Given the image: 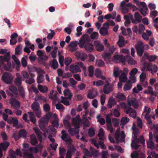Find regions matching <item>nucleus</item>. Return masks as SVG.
Wrapping results in <instances>:
<instances>
[{
    "label": "nucleus",
    "instance_id": "7c9ffc66",
    "mask_svg": "<svg viewBox=\"0 0 158 158\" xmlns=\"http://www.w3.org/2000/svg\"><path fill=\"white\" fill-rule=\"evenodd\" d=\"M48 138L52 143V144H50V145L51 148L52 150H53V151H55L57 146V144L56 143H54L55 141V139L54 138H52V136L51 135H49L48 136Z\"/></svg>",
    "mask_w": 158,
    "mask_h": 158
},
{
    "label": "nucleus",
    "instance_id": "c756f323",
    "mask_svg": "<svg viewBox=\"0 0 158 158\" xmlns=\"http://www.w3.org/2000/svg\"><path fill=\"white\" fill-rule=\"evenodd\" d=\"M81 147L84 150V152L85 154V155L87 156H91V155H93L94 156H96L98 154V152L96 151H94L92 153V154H90L88 151L85 148V146L84 145H81Z\"/></svg>",
    "mask_w": 158,
    "mask_h": 158
},
{
    "label": "nucleus",
    "instance_id": "6e6552de",
    "mask_svg": "<svg viewBox=\"0 0 158 158\" xmlns=\"http://www.w3.org/2000/svg\"><path fill=\"white\" fill-rule=\"evenodd\" d=\"M23 148L22 151L24 156V158H34L31 154H29L30 148H29L28 144L26 143H24L23 145Z\"/></svg>",
    "mask_w": 158,
    "mask_h": 158
},
{
    "label": "nucleus",
    "instance_id": "e2e57ef3",
    "mask_svg": "<svg viewBox=\"0 0 158 158\" xmlns=\"http://www.w3.org/2000/svg\"><path fill=\"white\" fill-rule=\"evenodd\" d=\"M28 70L30 72V74L31 76V77L33 78V77H34L35 76V75L33 73H31V72L33 71H36V70L37 69H35L34 67H28Z\"/></svg>",
    "mask_w": 158,
    "mask_h": 158
},
{
    "label": "nucleus",
    "instance_id": "cd10ccee",
    "mask_svg": "<svg viewBox=\"0 0 158 158\" xmlns=\"http://www.w3.org/2000/svg\"><path fill=\"white\" fill-rule=\"evenodd\" d=\"M98 93L97 90L94 89H91L89 91L88 97L92 99L97 96Z\"/></svg>",
    "mask_w": 158,
    "mask_h": 158
},
{
    "label": "nucleus",
    "instance_id": "a211bd4d",
    "mask_svg": "<svg viewBox=\"0 0 158 158\" xmlns=\"http://www.w3.org/2000/svg\"><path fill=\"white\" fill-rule=\"evenodd\" d=\"M75 55L77 58L82 61H84L87 57V55L83 52H77L75 53Z\"/></svg>",
    "mask_w": 158,
    "mask_h": 158
},
{
    "label": "nucleus",
    "instance_id": "49530a36",
    "mask_svg": "<svg viewBox=\"0 0 158 158\" xmlns=\"http://www.w3.org/2000/svg\"><path fill=\"white\" fill-rule=\"evenodd\" d=\"M64 95L67 98L70 99L72 96V94L70 90L68 89H66L64 91Z\"/></svg>",
    "mask_w": 158,
    "mask_h": 158
},
{
    "label": "nucleus",
    "instance_id": "8fccbe9b",
    "mask_svg": "<svg viewBox=\"0 0 158 158\" xmlns=\"http://www.w3.org/2000/svg\"><path fill=\"white\" fill-rule=\"evenodd\" d=\"M31 107L33 110L35 111L40 109L39 104L37 102L33 103L31 105Z\"/></svg>",
    "mask_w": 158,
    "mask_h": 158
},
{
    "label": "nucleus",
    "instance_id": "5701e85b",
    "mask_svg": "<svg viewBox=\"0 0 158 158\" xmlns=\"http://www.w3.org/2000/svg\"><path fill=\"white\" fill-rule=\"evenodd\" d=\"M10 103L11 106L14 108H18L19 107L20 104L19 101L15 99H11L10 100Z\"/></svg>",
    "mask_w": 158,
    "mask_h": 158
},
{
    "label": "nucleus",
    "instance_id": "4c0bfd02",
    "mask_svg": "<svg viewBox=\"0 0 158 158\" xmlns=\"http://www.w3.org/2000/svg\"><path fill=\"white\" fill-rule=\"evenodd\" d=\"M101 71L99 69H96L95 70V75L96 77L101 78L102 79H105V77L102 76Z\"/></svg>",
    "mask_w": 158,
    "mask_h": 158
},
{
    "label": "nucleus",
    "instance_id": "412c9836",
    "mask_svg": "<svg viewBox=\"0 0 158 158\" xmlns=\"http://www.w3.org/2000/svg\"><path fill=\"white\" fill-rule=\"evenodd\" d=\"M62 136L61 138L63 140L68 143H70L72 142L71 139L69 135L66 134V131H62Z\"/></svg>",
    "mask_w": 158,
    "mask_h": 158
},
{
    "label": "nucleus",
    "instance_id": "b1692460",
    "mask_svg": "<svg viewBox=\"0 0 158 158\" xmlns=\"http://www.w3.org/2000/svg\"><path fill=\"white\" fill-rule=\"evenodd\" d=\"M131 158H145L144 154L139 152H134L131 154Z\"/></svg>",
    "mask_w": 158,
    "mask_h": 158
},
{
    "label": "nucleus",
    "instance_id": "20e7f679",
    "mask_svg": "<svg viewBox=\"0 0 158 158\" xmlns=\"http://www.w3.org/2000/svg\"><path fill=\"white\" fill-rule=\"evenodd\" d=\"M10 59V56L9 53H7L5 56H0V61L2 65L4 64L5 62H6L7 63L6 65H4V69L6 70L9 71L11 70V63L9 61Z\"/></svg>",
    "mask_w": 158,
    "mask_h": 158
},
{
    "label": "nucleus",
    "instance_id": "4be33fe9",
    "mask_svg": "<svg viewBox=\"0 0 158 158\" xmlns=\"http://www.w3.org/2000/svg\"><path fill=\"white\" fill-rule=\"evenodd\" d=\"M151 109L149 107L145 106L144 109L143 114L144 115L145 118L149 122L150 121V117L148 115L151 112Z\"/></svg>",
    "mask_w": 158,
    "mask_h": 158
},
{
    "label": "nucleus",
    "instance_id": "f3484780",
    "mask_svg": "<svg viewBox=\"0 0 158 158\" xmlns=\"http://www.w3.org/2000/svg\"><path fill=\"white\" fill-rule=\"evenodd\" d=\"M97 139H92L91 140V142L92 144H94L98 148H99V145L101 146V147L102 149H105L106 147L103 143L100 141H98V143H97Z\"/></svg>",
    "mask_w": 158,
    "mask_h": 158
},
{
    "label": "nucleus",
    "instance_id": "7ed1b4c3",
    "mask_svg": "<svg viewBox=\"0 0 158 158\" xmlns=\"http://www.w3.org/2000/svg\"><path fill=\"white\" fill-rule=\"evenodd\" d=\"M72 124L74 128H70L69 130V132L72 135H77L76 137L79 138L78 135L79 130V128L80 123L81 122V120L80 118L79 115H77V116L74 118H73L72 119Z\"/></svg>",
    "mask_w": 158,
    "mask_h": 158
},
{
    "label": "nucleus",
    "instance_id": "f257e3e1",
    "mask_svg": "<svg viewBox=\"0 0 158 158\" xmlns=\"http://www.w3.org/2000/svg\"><path fill=\"white\" fill-rule=\"evenodd\" d=\"M53 118L55 119V121L52 122V124L55 127H57L59 126L58 122L59 119L57 118V115L56 114H52L51 113H49L44 115L43 117L40 120L39 124V126L41 129L44 131L43 135L44 138H45L47 135L48 134V132L47 131L44 130V125L47 123L49 119L52 118Z\"/></svg>",
    "mask_w": 158,
    "mask_h": 158
},
{
    "label": "nucleus",
    "instance_id": "79ce46f5",
    "mask_svg": "<svg viewBox=\"0 0 158 158\" xmlns=\"http://www.w3.org/2000/svg\"><path fill=\"white\" fill-rule=\"evenodd\" d=\"M38 88L39 90L43 93H46L48 91V88L46 86H43L41 85H38Z\"/></svg>",
    "mask_w": 158,
    "mask_h": 158
},
{
    "label": "nucleus",
    "instance_id": "603ef678",
    "mask_svg": "<svg viewBox=\"0 0 158 158\" xmlns=\"http://www.w3.org/2000/svg\"><path fill=\"white\" fill-rule=\"evenodd\" d=\"M34 130L36 134L38 135L39 139L41 143L42 141V137L41 136V132L39 131L38 128L37 127H35L34 128Z\"/></svg>",
    "mask_w": 158,
    "mask_h": 158
},
{
    "label": "nucleus",
    "instance_id": "473e14b6",
    "mask_svg": "<svg viewBox=\"0 0 158 158\" xmlns=\"http://www.w3.org/2000/svg\"><path fill=\"white\" fill-rule=\"evenodd\" d=\"M94 45L98 51H101L104 50V46L98 41H96L94 42Z\"/></svg>",
    "mask_w": 158,
    "mask_h": 158
},
{
    "label": "nucleus",
    "instance_id": "39448f33",
    "mask_svg": "<svg viewBox=\"0 0 158 158\" xmlns=\"http://www.w3.org/2000/svg\"><path fill=\"white\" fill-rule=\"evenodd\" d=\"M80 67L83 69L85 70L86 68L84 65V64L81 62H79L75 64H72L69 66V70L73 73H77L80 72L81 71Z\"/></svg>",
    "mask_w": 158,
    "mask_h": 158
},
{
    "label": "nucleus",
    "instance_id": "aec40b11",
    "mask_svg": "<svg viewBox=\"0 0 158 158\" xmlns=\"http://www.w3.org/2000/svg\"><path fill=\"white\" fill-rule=\"evenodd\" d=\"M9 143L8 142H5L4 143H1L0 144V158H1L2 155V152L5 151L6 150L7 147L9 146Z\"/></svg>",
    "mask_w": 158,
    "mask_h": 158
},
{
    "label": "nucleus",
    "instance_id": "a878e982",
    "mask_svg": "<svg viewBox=\"0 0 158 158\" xmlns=\"http://www.w3.org/2000/svg\"><path fill=\"white\" fill-rule=\"evenodd\" d=\"M7 122L10 124H13L14 127L17 126L18 124L19 121L15 117H10L7 120Z\"/></svg>",
    "mask_w": 158,
    "mask_h": 158
},
{
    "label": "nucleus",
    "instance_id": "680f3d73",
    "mask_svg": "<svg viewBox=\"0 0 158 158\" xmlns=\"http://www.w3.org/2000/svg\"><path fill=\"white\" fill-rule=\"evenodd\" d=\"M82 30V27L81 26H79L77 28V32L76 34V36L78 37L80 36L82 34V32H81Z\"/></svg>",
    "mask_w": 158,
    "mask_h": 158
},
{
    "label": "nucleus",
    "instance_id": "dca6fc26",
    "mask_svg": "<svg viewBox=\"0 0 158 158\" xmlns=\"http://www.w3.org/2000/svg\"><path fill=\"white\" fill-rule=\"evenodd\" d=\"M115 50V48L114 47L112 46L111 47L110 49V53H105L103 55V57L105 59V60H106L107 63L108 64L110 62V60L108 58L113 53L114 51Z\"/></svg>",
    "mask_w": 158,
    "mask_h": 158
},
{
    "label": "nucleus",
    "instance_id": "c85d7f7f",
    "mask_svg": "<svg viewBox=\"0 0 158 158\" xmlns=\"http://www.w3.org/2000/svg\"><path fill=\"white\" fill-rule=\"evenodd\" d=\"M42 147V145L40 144L36 147L31 148H30L29 152H31L33 153H36L39 151H40L41 152Z\"/></svg>",
    "mask_w": 158,
    "mask_h": 158
},
{
    "label": "nucleus",
    "instance_id": "37998d69",
    "mask_svg": "<svg viewBox=\"0 0 158 158\" xmlns=\"http://www.w3.org/2000/svg\"><path fill=\"white\" fill-rule=\"evenodd\" d=\"M108 148L109 150L111 151L116 150L120 152H123V151L122 149L121 148L118 146H109Z\"/></svg>",
    "mask_w": 158,
    "mask_h": 158
},
{
    "label": "nucleus",
    "instance_id": "0eeeda50",
    "mask_svg": "<svg viewBox=\"0 0 158 158\" xmlns=\"http://www.w3.org/2000/svg\"><path fill=\"white\" fill-rule=\"evenodd\" d=\"M110 81L109 78L105 81V84L103 87V91L104 93L106 94H109L113 90V85L110 84L109 83V81Z\"/></svg>",
    "mask_w": 158,
    "mask_h": 158
},
{
    "label": "nucleus",
    "instance_id": "58836bf2",
    "mask_svg": "<svg viewBox=\"0 0 158 158\" xmlns=\"http://www.w3.org/2000/svg\"><path fill=\"white\" fill-rule=\"evenodd\" d=\"M118 78L120 81L126 82L127 80V74L124 73H122L119 76Z\"/></svg>",
    "mask_w": 158,
    "mask_h": 158
},
{
    "label": "nucleus",
    "instance_id": "f03ea898",
    "mask_svg": "<svg viewBox=\"0 0 158 158\" xmlns=\"http://www.w3.org/2000/svg\"><path fill=\"white\" fill-rule=\"evenodd\" d=\"M78 44L81 48L84 47L86 50L89 52L94 50L93 45L90 43V39L86 35H84L81 37Z\"/></svg>",
    "mask_w": 158,
    "mask_h": 158
},
{
    "label": "nucleus",
    "instance_id": "4d7b16f0",
    "mask_svg": "<svg viewBox=\"0 0 158 158\" xmlns=\"http://www.w3.org/2000/svg\"><path fill=\"white\" fill-rule=\"evenodd\" d=\"M96 64L99 67H102L104 66L105 63L102 60L98 59L96 60Z\"/></svg>",
    "mask_w": 158,
    "mask_h": 158
},
{
    "label": "nucleus",
    "instance_id": "a19ab883",
    "mask_svg": "<svg viewBox=\"0 0 158 158\" xmlns=\"http://www.w3.org/2000/svg\"><path fill=\"white\" fill-rule=\"evenodd\" d=\"M115 97L119 101L124 100L126 99L125 95L120 93H118L115 96Z\"/></svg>",
    "mask_w": 158,
    "mask_h": 158
},
{
    "label": "nucleus",
    "instance_id": "2f4dec72",
    "mask_svg": "<svg viewBox=\"0 0 158 158\" xmlns=\"http://www.w3.org/2000/svg\"><path fill=\"white\" fill-rule=\"evenodd\" d=\"M143 58L147 59L149 61L153 62L156 59L157 56L155 55L149 56L148 53H145L144 54Z\"/></svg>",
    "mask_w": 158,
    "mask_h": 158
},
{
    "label": "nucleus",
    "instance_id": "de8ad7c7",
    "mask_svg": "<svg viewBox=\"0 0 158 158\" xmlns=\"http://www.w3.org/2000/svg\"><path fill=\"white\" fill-rule=\"evenodd\" d=\"M143 90L142 86L140 85H137L136 87H134L133 89V91L135 93H138L139 91Z\"/></svg>",
    "mask_w": 158,
    "mask_h": 158
},
{
    "label": "nucleus",
    "instance_id": "338daca9",
    "mask_svg": "<svg viewBox=\"0 0 158 158\" xmlns=\"http://www.w3.org/2000/svg\"><path fill=\"white\" fill-rule=\"evenodd\" d=\"M29 118L34 123H35V119L34 117V116L32 112H28Z\"/></svg>",
    "mask_w": 158,
    "mask_h": 158
},
{
    "label": "nucleus",
    "instance_id": "393cba45",
    "mask_svg": "<svg viewBox=\"0 0 158 158\" xmlns=\"http://www.w3.org/2000/svg\"><path fill=\"white\" fill-rule=\"evenodd\" d=\"M78 42L77 41H72L70 43L69 45V50L73 52L76 50L77 49V46Z\"/></svg>",
    "mask_w": 158,
    "mask_h": 158
},
{
    "label": "nucleus",
    "instance_id": "774afa93",
    "mask_svg": "<svg viewBox=\"0 0 158 158\" xmlns=\"http://www.w3.org/2000/svg\"><path fill=\"white\" fill-rule=\"evenodd\" d=\"M98 34L96 32L92 33L90 35V37L92 39H97L98 37Z\"/></svg>",
    "mask_w": 158,
    "mask_h": 158
},
{
    "label": "nucleus",
    "instance_id": "423d86ee",
    "mask_svg": "<svg viewBox=\"0 0 158 158\" xmlns=\"http://www.w3.org/2000/svg\"><path fill=\"white\" fill-rule=\"evenodd\" d=\"M135 125L134 123L133 124V126L132 127V129H133V137L134 138V139L133 140L132 143L131 144V146L132 148H137L138 146L137 145V143H136V139L137 137V135L139 133V130L137 129L135 127Z\"/></svg>",
    "mask_w": 158,
    "mask_h": 158
},
{
    "label": "nucleus",
    "instance_id": "a18cd8bd",
    "mask_svg": "<svg viewBox=\"0 0 158 158\" xmlns=\"http://www.w3.org/2000/svg\"><path fill=\"white\" fill-rule=\"evenodd\" d=\"M120 107L124 109V111L127 114H128L129 113V109L130 107H127L126 104L124 102H122L120 103Z\"/></svg>",
    "mask_w": 158,
    "mask_h": 158
},
{
    "label": "nucleus",
    "instance_id": "ddd939ff",
    "mask_svg": "<svg viewBox=\"0 0 158 158\" xmlns=\"http://www.w3.org/2000/svg\"><path fill=\"white\" fill-rule=\"evenodd\" d=\"M36 71L38 74L37 82L38 83H41L43 82L44 80L42 75L44 73V72L40 68H37Z\"/></svg>",
    "mask_w": 158,
    "mask_h": 158
},
{
    "label": "nucleus",
    "instance_id": "72a5a7b5",
    "mask_svg": "<svg viewBox=\"0 0 158 158\" xmlns=\"http://www.w3.org/2000/svg\"><path fill=\"white\" fill-rule=\"evenodd\" d=\"M123 73V71L120 68L118 67H115L114 69L113 76L115 77H117L119 76V74Z\"/></svg>",
    "mask_w": 158,
    "mask_h": 158
},
{
    "label": "nucleus",
    "instance_id": "3c124183",
    "mask_svg": "<svg viewBox=\"0 0 158 158\" xmlns=\"http://www.w3.org/2000/svg\"><path fill=\"white\" fill-rule=\"evenodd\" d=\"M129 119L126 117L123 118L121 120V125L122 126V127L123 128L124 126L129 121Z\"/></svg>",
    "mask_w": 158,
    "mask_h": 158
},
{
    "label": "nucleus",
    "instance_id": "13d9d810",
    "mask_svg": "<svg viewBox=\"0 0 158 158\" xmlns=\"http://www.w3.org/2000/svg\"><path fill=\"white\" fill-rule=\"evenodd\" d=\"M97 122H99L101 125H103L105 123V120L104 119L102 118L100 114L97 115Z\"/></svg>",
    "mask_w": 158,
    "mask_h": 158
},
{
    "label": "nucleus",
    "instance_id": "9b49d317",
    "mask_svg": "<svg viewBox=\"0 0 158 158\" xmlns=\"http://www.w3.org/2000/svg\"><path fill=\"white\" fill-rule=\"evenodd\" d=\"M112 115V113H110L106 116V122L107 124V129L110 131L111 133H112L114 131V130L112 128L111 122L110 117Z\"/></svg>",
    "mask_w": 158,
    "mask_h": 158
},
{
    "label": "nucleus",
    "instance_id": "6e6d98bb",
    "mask_svg": "<svg viewBox=\"0 0 158 158\" xmlns=\"http://www.w3.org/2000/svg\"><path fill=\"white\" fill-rule=\"evenodd\" d=\"M93 85H96L98 87H99L103 85V82L101 80L94 81L93 82Z\"/></svg>",
    "mask_w": 158,
    "mask_h": 158
},
{
    "label": "nucleus",
    "instance_id": "e433bc0d",
    "mask_svg": "<svg viewBox=\"0 0 158 158\" xmlns=\"http://www.w3.org/2000/svg\"><path fill=\"white\" fill-rule=\"evenodd\" d=\"M132 83H131L130 80H128L124 85L123 87L124 90L127 91L130 89L132 87Z\"/></svg>",
    "mask_w": 158,
    "mask_h": 158
},
{
    "label": "nucleus",
    "instance_id": "864d4df0",
    "mask_svg": "<svg viewBox=\"0 0 158 158\" xmlns=\"http://www.w3.org/2000/svg\"><path fill=\"white\" fill-rule=\"evenodd\" d=\"M31 143L33 145H36L38 143L37 139L35 135H32L31 137Z\"/></svg>",
    "mask_w": 158,
    "mask_h": 158
},
{
    "label": "nucleus",
    "instance_id": "1a4fd4ad",
    "mask_svg": "<svg viewBox=\"0 0 158 158\" xmlns=\"http://www.w3.org/2000/svg\"><path fill=\"white\" fill-rule=\"evenodd\" d=\"M13 77L10 74L6 72L4 73L2 76L3 81L6 83L10 84L12 82Z\"/></svg>",
    "mask_w": 158,
    "mask_h": 158
},
{
    "label": "nucleus",
    "instance_id": "f704fd0d",
    "mask_svg": "<svg viewBox=\"0 0 158 158\" xmlns=\"http://www.w3.org/2000/svg\"><path fill=\"white\" fill-rule=\"evenodd\" d=\"M104 134V131L102 128H101L98 131V135L99 139L101 141H104L105 139Z\"/></svg>",
    "mask_w": 158,
    "mask_h": 158
},
{
    "label": "nucleus",
    "instance_id": "c03bdc74",
    "mask_svg": "<svg viewBox=\"0 0 158 158\" xmlns=\"http://www.w3.org/2000/svg\"><path fill=\"white\" fill-rule=\"evenodd\" d=\"M119 40L117 42L118 44L119 47H122L123 46L125 43H127V41L125 42L124 40L123 37L122 36H119Z\"/></svg>",
    "mask_w": 158,
    "mask_h": 158
},
{
    "label": "nucleus",
    "instance_id": "0e129e2a",
    "mask_svg": "<svg viewBox=\"0 0 158 158\" xmlns=\"http://www.w3.org/2000/svg\"><path fill=\"white\" fill-rule=\"evenodd\" d=\"M69 81L70 84V86L72 87H74L77 83V81L73 78H70Z\"/></svg>",
    "mask_w": 158,
    "mask_h": 158
},
{
    "label": "nucleus",
    "instance_id": "4468645a",
    "mask_svg": "<svg viewBox=\"0 0 158 158\" xmlns=\"http://www.w3.org/2000/svg\"><path fill=\"white\" fill-rule=\"evenodd\" d=\"M143 93L156 96L158 92L156 91H153V88L151 86H148L147 89L143 91Z\"/></svg>",
    "mask_w": 158,
    "mask_h": 158
},
{
    "label": "nucleus",
    "instance_id": "f8f14e48",
    "mask_svg": "<svg viewBox=\"0 0 158 158\" xmlns=\"http://www.w3.org/2000/svg\"><path fill=\"white\" fill-rule=\"evenodd\" d=\"M146 67L147 69V70L150 71L152 74H154L158 70L157 66L156 65L152 64L151 63L148 64L146 66Z\"/></svg>",
    "mask_w": 158,
    "mask_h": 158
},
{
    "label": "nucleus",
    "instance_id": "5fc2aeb1",
    "mask_svg": "<svg viewBox=\"0 0 158 158\" xmlns=\"http://www.w3.org/2000/svg\"><path fill=\"white\" fill-rule=\"evenodd\" d=\"M99 33L103 36L107 35H108V32L107 30L104 28H101L100 29Z\"/></svg>",
    "mask_w": 158,
    "mask_h": 158
},
{
    "label": "nucleus",
    "instance_id": "69168bd1",
    "mask_svg": "<svg viewBox=\"0 0 158 158\" xmlns=\"http://www.w3.org/2000/svg\"><path fill=\"white\" fill-rule=\"evenodd\" d=\"M130 116L133 118H135L136 115V111L132 110L131 108L129 109V113Z\"/></svg>",
    "mask_w": 158,
    "mask_h": 158
},
{
    "label": "nucleus",
    "instance_id": "ea45409f",
    "mask_svg": "<svg viewBox=\"0 0 158 158\" xmlns=\"http://www.w3.org/2000/svg\"><path fill=\"white\" fill-rule=\"evenodd\" d=\"M115 99L111 97L109 99L107 105L109 108H111L115 104Z\"/></svg>",
    "mask_w": 158,
    "mask_h": 158
},
{
    "label": "nucleus",
    "instance_id": "bb28decb",
    "mask_svg": "<svg viewBox=\"0 0 158 158\" xmlns=\"http://www.w3.org/2000/svg\"><path fill=\"white\" fill-rule=\"evenodd\" d=\"M10 155L11 158H16L17 155H19L21 156L22 153L20 152V149L18 148L16 150V152H15L13 151H11Z\"/></svg>",
    "mask_w": 158,
    "mask_h": 158
},
{
    "label": "nucleus",
    "instance_id": "6ab92c4d",
    "mask_svg": "<svg viewBox=\"0 0 158 158\" xmlns=\"http://www.w3.org/2000/svg\"><path fill=\"white\" fill-rule=\"evenodd\" d=\"M128 105L129 106H132L135 109H137L139 105L136 99L134 98L130 100H128Z\"/></svg>",
    "mask_w": 158,
    "mask_h": 158
},
{
    "label": "nucleus",
    "instance_id": "052dcab7",
    "mask_svg": "<svg viewBox=\"0 0 158 158\" xmlns=\"http://www.w3.org/2000/svg\"><path fill=\"white\" fill-rule=\"evenodd\" d=\"M61 97L62 98L61 102L62 103L66 106H68L69 105V101L68 100V99H69V98H64L63 97Z\"/></svg>",
    "mask_w": 158,
    "mask_h": 158
},
{
    "label": "nucleus",
    "instance_id": "9d476101",
    "mask_svg": "<svg viewBox=\"0 0 158 158\" xmlns=\"http://www.w3.org/2000/svg\"><path fill=\"white\" fill-rule=\"evenodd\" d=\"M127 56H123L122 55L115 54L113 57L112 60L115 62H124L126 61V57Z\"/></svg>",
    "mask_w": 158,
    "mask_h": 158
},
{
    "label": "nucleus",
    "instance_id": "bf43d9fd",
    "mask_svg": "<svg viewBox=\"0 0 158 158\" xmlns=\"http://www.w3.org/2000/svg\"><path fill=\"white\" fill-rule=\"evenodd\" d=\"M134 16L136 21L138 23L141 22L142 20V17L138 12L135 13Z\"/></svg>",
    "mask_w": 158,
    "mask_h": 158
},
{
    "label": "nucleus",
    "instance_id": "09e8293b",
    "mask_svg": "<svg viewBox=\"0 0 158 158\" xmlns=\"http://www.w3.org/2000/svg\"><path fill=\"white\" fill-rule=\"evenodd\" d=\"M50 64L51 67L54 69H56L58 66V63L55 59H54L52 61H51L50 62Z\"/></svg>",
    "mask_w": 158,
    "mask_h": 158
},
{
    "label": "nucleus",
    "instance_id": "c9c22d12",
    "mask_svg": "<svg viewBox=\"0 0 158 158\" xmlns=\"http://www.w3.org/2000/svg\"><path fill=\"white\" fill-rule=\"evenodd\" d=\"M76 149L73 146H72L71 147L69 148L66 154V158H71L72 154L74 152Z\"/></svg>",
    "mask_w": 158,
    "mask_h": 158
},
{
    "label": "nucleus",
    "instance_id": "2eb2a0df",
    "mask_svg": "<svg viewBox=\"0 0 158 158\" xmlns=\"http://www.w3.org/2000/svg\"><path fill=\"white\" fill-rule=\"evenodd\" d=\"M153 136L151 132L149 133V140L147 142L148 147L151 149L154 148V143L153 142Z\"/></svg>",
    "mask_w": 158,
    "mask_h": 158
}]
</instances>
